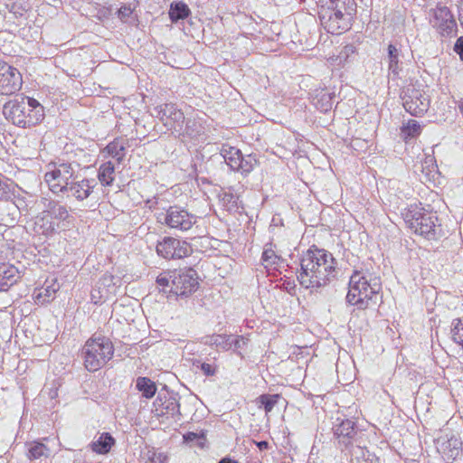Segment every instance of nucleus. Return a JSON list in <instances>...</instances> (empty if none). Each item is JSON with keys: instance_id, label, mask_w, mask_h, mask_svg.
I'll return each mask as SVG.
<instances>
[{"instance_id": "nucleus-11", "label": "nucleus", "mask_w": 463, "mask_h": 463, "mask_svg": "<svg viewBox=\"0 0 463 463\" xmlns=\"http://www.w3.org/2000/svg\"><path fill=\"white\" fill-rule=\"evenodd\" d=\"M173 284L169 289L173 295L187 296L194 292L198 287L196 271L193 269L174 270Z\"/></svg>"}, {"instance_id": "nucleus-47", "label": "nucleus", "mask_w": 463, "mask_h": 463, "mask_svg": "<svg viewBox=\"0 0 463 463\" xmlns=\"http://www.w3.org/2000/svg\"><path fill=\"white\" fill-rule=\"evenodd\" d=\"M24 8H22L21 6H16V5H15V4H14V5H12V9H11V11H12V12H14L15 14H19V15H22V14H23V11H24Z\"/></svg>"}, {"instance_id": "nucleus-4", "label": "nucleus", "mask_w": 463, "mask_h": 463, "mask_svg": "<svg viewBox=\"0 0 463 463\" xmlns=\"http://www.w3.org/2000/svg\"><path fill=\"white\" fill-rule=\"evenodd\" d=\"M5 118L19 128L35 126L43 119V110L33 99L16 97L3 107Z\"/></svg>"}, {"instance_id": "nucleus-42", "label": "nucleus", "mask_w": 463, "mask_h": 463, "mask_svg": "<svg viewBox=\"0 0 463 463\" xmlns=\"http://www.w3.org/2000/svg\"><path fill=\"white\" fill-rule=\"evenodd\" d=\"M454 51L457 54H458L460 60L463 61V36H460L457 39L454 45Z\"/></svg>"}, {"instance_id": "nucleus-30", "label": "nucleus", "mask_w": 463, "mask_h": 463, "mask_svg": "<svg viewBox=\"0 0 463 463\" xmlns=\"http://www.w3.org/2000/svg\"><path fill=\"white\" fill-rule=\"evenodd\" d=\"M450 335L453 342L463 350V317L453 322Z\"/></svg>"}, {"instance_id": "nucleus-50", "label": "nucleus", "mask_w": 463, "mask_h": 463, "mask_svg": "<svg viewBox=\"0 0 463 463\" xmlns=\"http://www.w3.org/2000/svg\"><path fill=\"white\" fill-rule=\"evenodd\" d=\"M105 280H107L108 279L110 280L111 279V276H104L103 278Z\"/></svg>"}, {"instance_id": "nucleus-27", "label": "nucleus", "mask_w": 463, "mask_h": 463, "mask_svg": "<svg viewBox=\"0 0 463 463\" xmlns=\"http://www.w3.org/2000/svg\"><path fill=\"white\" fill-rule=\"evenodd\" d=\"M356 463H379L378 458L364 448L356 446L352 449Z\"/></svg>"}, {"instance_id": "nucleus-18", "label": "nucleus", "mask_w": 463, "mask_h": 463, "mask_svg": "<svg viewBox=\"0 0 463 463\" xmlns=\"http://www.w3.org/2000/svg\"><path fill=\"white\" fill-rule=\"evenodd\" d=\"M20 279L18 269L9 263H0V291H6Z\"/></svg>"}, {"instance_id": "nucleus-25", "label": "nucleus", "mask_w": 463, "mask_h": 463, "mask_svg": "<svg viewBox=\"0 0 463 463\" xmlns=\"http://www.w3.org/2000/svg\"><path fill=\"white\" fill-rule=\"evenodd\" d=\"M136 387L146 399H151L156 392L155 383L147 377H138L136 381Z\"/></svg>"}, {"instance_id": "nucleus-20", "label": "nucleus", "mask_w": 463, "mask_h": 463, "mask_svg": "<svg viewBox=\"0 0 463 463\" xmlns=\"http://www.w3.org/2000/svg\"><path fill=\"white\" fill-rule=\"evenodd\" d=\"M438 449L448 459H456L462 451V442L455 437L442 441L439 444Z\"/></svg>"}, {"instance_id": "nucleus-31", "label": "nucleus", "mask_w": 463, "mask_h": 463, "mask_svg": "<svg viewBox=\"0 0 463 463\" xmlns=\"http://www.w3.org/2000/svg\"><path fill=\"white\" fill-rule=\"evenodd\" d=\"M232 335H214L211 336V345H215L217 348L228 351L232 348Z\"/></svg>"}, {"instance_id": "nucleus-41", "label": "nucleus", "mask_w": 463, "mask_h": 463, "mask_svg": "<svg viewBox=\"0 0 463 463\" xmlns=\"http://www.w3.org/2000/svg\"><path fill=\"white\" fill-rule=\"evenodd\" d=\"M133 11L130 6L123 5L118 11V16L122 22H126L132 14Z\"/></svg>"}, {"instance_id": "nucleus-37", "label": "nucleus", "mask_w": 463, "mask_h": 463, "mask_svg": "<svg viewBox=\"0 0 463 463\" xmlns=\"http://www.w3.org/2000/svg\"><path fill=\"white\" fill-rule=\"evenodd\" d=\"M47 448L42 443H36L31 447L29 449V457L30 458L37 459L42 456L45 455L47 451Z\"/></svg>"}, {"instance_id": "nucleus-40", "label": "nucleus", "mask_w": 463, "mask_h": 463, "mask_svg": "<svg viewBox=\"0 0 463 463\" xmlns=\"http://www.w3.org/2000/svg\"><path fill=\"white\" fill-rule=\"evenodd\" d=\"M232 347L234 348V351H239L241 349H243L247 345L248 339H246L242 335H236L234 337L232 336Z\"/></svg>"}, {"instance_id": "nucleus-39", "label": "nucleus", "mask_w": 463, "mask_h": 463, "mask_svg": "<svg viewBox=\"0 0 463 463\" xmlns=\"http://www.w3.org/2000/svg\"><path fill=\"white\" fill-rule=\"evenodd\" d=\"M278 259L279 257L272 249L264 250L262 253V260L265 263L266 267L269 265L275 264Z\"/></svg>"}, {"instance_id": "nucleus-29", "label": "nucleus", "mask_w": 463, "mask_h": 463, "mask_svg": "<svg viewBox=\"0 0 463 463\" xmlns=\"http://www.w3.org/2000/svg\"><path fill=\"white\" fill-rule=\"evenodd\" d=\"M280 396L279 394H262L257 399V402L260 405V408L263 406L266 413L270 412L274 406L278 403Z\"/></svg>"}, {"instance_id": "nucleus-22", "label": "nucleus", "mask_w": 463, "mask_h": 463, "mask_svg": "<svg viewBox=\"0 0 463 463\" xmlns=\"http://www.w3.org/2000/svg\"><path fill=\"white\" fill-rule=\"evenodd\" d=\"M43 200L46 211L49 213L52 218L65 221L70 217V213L66 206L61 205L55 201H48L47 199Z\"/></svg>"}, {"instance_id": "nucleus-15", "label": "nucleus", "mask_w": 463, "mask_h": 463, "mask_svg": "<svg viewBox=\"0 0 463 463\" xmlns=\"http://www.w3.org/2000/svg\"><path fill=\"white\" fill-rule=\"evenodd\" d=\"M96 185L97 182L95 179L83 178L77 180L76 175L61 195L82 202L90 196Z\"/></svg>"}, {"instance_id": "nucleus-17", "label": "nucleus", "mask_w": 463, "mask_h": 463, "mask_svg": "<svg viewBox=\"0 0 463 463\" xmlns=\"http://www.w3.org/2000/svg\"><path fill=\"white\" fill-rule=\"evenodd\" d=\"M334 434L338 439L339 443L348 447L351 440L356 435L355 424L351 420H342L333 427Z\"/></svg>"}, {"instance_id": "nucleus-14", "label": "nucleus", "mask_w": 463, "mask_h": 463, "mask_svg": "<svg viewBox=\"0 0 463 463\" xmlns=\"http://www.w3.org/2000/svg\"><path fill=\"white\" fill-rule=\"evenodd\" d=\"M430 12L432 17L430 23L442 36H449L455 31L457 24L448 7L437 6Z\"/></svg>"}, {"instance_id": "nucleus-48", "label": "nucleus", "mask_w": 463, "mask_h": 463, "mask_svg": "<svg viewBox=\"0 0 463 463\" xmlns=\"http://www.w3.org/2000/svg\"><path fill=\"white\" fill-rule=\"evenodd\" d=\"M219 463H239V462L237 460H233L229 458H223L219 461Z\"/></svg>"}, {"instance_id": "nucleus-33", "label": "nucleus", "mask_w": 463, "mask_h": 463, "mask_svg": "<svg viewBox=\"0 0 463 463\" xmlns=\"http://www.w3.org/2000/svg\"><path fill=\"white\" fill-rule=\"evenodd\" d=\"M222 206L228 212H235L238 209V197L232 193L224 192L220 195Z\"/></svg>"}, {"instance_id": "nucleus-43", "label": "nucleus", "mask_w": 463, "mask_h": 463, "mask_svg": "<svg viewBox=\"0 0 463 463\" xmlns=\"http://www.w3.org/2000/svg\"><path fill=\"white\" fill-rule=\"evenodd\" d=\"M179 403L176 399H170L166 405V409L171 411L172 414L175 412L179 413Z\"/></svg>"}, {"instance_id": "nucleus-32", "label": "nucleus", "mask_w": 463, "mask_h": 463, "mask_svg": "<svg viewBox=\"0 0 463 463\" xmlns=\"http://www.w3.org/2000/svg\"><path fill=\"white\" fill-rule=\"evenodd\" d=\"M59 288V285L53 283L50 286H46L40 289V292L36 295V299L41 303L50 302Z\"/></svg>"}, {"instance_id": "nucleus-19", "label": "nucleus", "mask_w": 463, "mask_h": 463, "mask_svg": "<svg viewBox=\"0 0 463 463\" xmlns=\"http://www.w3.org/2000/svg\"><path fill=\"white\" fill-rule=\"evenodd\" d=\"M401 50L396 45L390 43L387 47L388 71L393 77L398 78L402 71V62L401 61Z\"/></svg>"}, {"instance_id": "nucleus-7", "label": "nucleus", "mask_w": 463, "mask_h": 463, "mask_svg": "<svg viewBox=\"0 0 463 463\" xmlns=\"http://www.w3.org/2000/svg\"><path fill=\"white\" fill-rule=\"evenodd\" d=\"M404 220L410 228L421 236L433 239L436 235L438 217L433 213L423 212L418 207H411L404 214Z\"/></svg>"}, {"instance_id": "nucleus-1", "label": "nucleus", "mask_w": 463, "mask_h": 463, "mask_svg": "<svg viewBox=\"0 0 463 463\" xmlns=\"http://www.w3.org/2000/svg\"><path fill=\"white\" fill-rule=\"evenodd\" d=\"M335 265L332 253L313 246L301 258L298 280L306 288L325 287L336 277Z\"/></svg>"}, {"instance_id": "nucleus-38", "label": "nucleus", "mask_w": 463, "mask_h": 463, "mask_svg": "<svg viewBox=\"0 0 463 463\" xmlns=\"http://www.w3.org/2000/svg\"><path fill=\"white\" fill-rule=\"evenodd\" d=\"M402 131L406 137H415L420 134V126L417 121L410 120Z\"/></svg>"}, {"instance_id": "nucleus-23", "label": "nucleus", "mask_w": 463, "mask_h": 463, "mask_svg": "<svg viewBox=\"0 0 463 463\" xmlns=\"http://www.w3.org/2000/svg\"><path fill=\"white\" fill-rule=\"evenodd\" d=\"M98 178L103 185H111L115 180L114 164L109 161L100 165Z\"/></svg>"}, {"instance_id": "nucleus-2", "label": "nucleus", "mask_w": 463, "mask_h": 463, "mask_svg": "<svg viewBox=\"0 0 463 463\" xmlns=\"http://www.w3.org/2000/svg\"><path fill=\"white\" fill-rule=\"evenodd\" d=\"M381 279L366 271H354L350 277L346 301L359 309L375 306L381 299Z\"/></svg>"}, {"instance_id": "nucleus-6", "label": "nucleus", "mask_w": 463, "mask_h": 463, "mask_svg": "<svg viewBox=\"0 0 463 463\" xmlns=\"http://www.w3.org/2000/svg\"><path fill=\"white\" fill-rule=\"evenodd\" d=\"M49 165L52 169L45 173L44 181L54 194L61 195L76 176L75 165L72 163L61 161Z\"/></svg>"}, {"instance_id": "nucleus-21", "label": "nucleus", "mask_w": 463, "mask_h": 463, "mask_svg": "<svg viewBox=\"0 0 463 463\" xmlns=\"http://www.w3.org/2000/svg\"><path fill=\"white\" fill-rule=\"evenodd\" d=\"M115 444V439L108 432H104L99 436L97 439L92 441L91 449L98 454H107L111 447Z\"/></svg>"}, {"instance_id": "nucleus-34", "label": "nucleus", "mask_w": 463, "mask_h": 463, "mask_svg": "<svg viewBox=\"0 0 463 463\" xmlns=\"http://www.w3.org/2000/svg\"><path fill=\"white\" fill-rule=\"evenodd\" d=\"M334 98L335 96L332 95L331 93H322L320 95V98L317 99L315 105L321 111L326 112L332 109Z\"/></svg>"}, {"instance_id": "nucleus-51", "label": "nucleus", "mask_w": 463, "mask_h": 463, "mask_svg": "<svg viewBox=\"0 0 463 463\" xmlns=\"http://www.w3.org/2000/svg\"><path fill=\"white\" fill-rule=\"evenodd\" d=\"M2 186V182L0 181V187Z\"/></svg>"}, {"instance_id": "nucleus-13", "label": "nucleus", "mask_w": 463, "mask_h": 463, "mask_svg": "<svg viewBox=\"0 0 463 463\" xmlns=\"http://www.w3.org/2000/svg\"><path fill=\"white\" fill-rule=\"evenodd\" d=\"M402 101L405 110L416 117L426 112L430 106L428 96L415 88L407 89L402 97Z\"/></svg>"}, {"instance_id": "nucleus-16", "label": "nucleus", "mask_w": 463, "mask_h": 463, "mask_svg": "<svg viewBox=\"0 0 463 463\" xmlns=\"http://www.w3.org/2000/svg\"><path fill=\"white\" fill-rule=\"evenodd\" d=\"M158 108V115L164 125L170 130L179 132L184 121V116L181 109L173 103H165Z\"/></svg>"}, {"instance_id": "nucleus-45", "label": "nucleus", "mask_w": 463, "mask_h": 463, "mask_svg": "<svg viewBox=\"0 0 463 463\" xmlns=\"http://www.w3.org/2000/svg\"><path fill=\"white\" fill-rule=\"evenodd\" d=\"M167 459V457L163 455L162 453H159L157 456L155 454L154 458H152V460L154 462H158V463H165Z\"/></svg>"}, {"instance_id": "nucleus-28", "label": "nucleus", "mask_w": 463, "mask_h": 463, "mask_svg": "<svg viewBox=\"0 0 463 463\" xmlns=\"http://www.w3.org/2000/svg\"><path fill=\"white\" fill-rule=\"evenodd\" d=\"M174 271L168 270L160 273L156 277V285L159 289L165 294H172L169 290L171 289V284H173Z\"/></svg>"}, {"instance_id": "nucleus-46", "label": "nucleus", "mask_w": 463, "mask_h": 463, "mask_svg": "<svg viewBox=\"0 0 463 463\" xmlns=\"http://www.w3.org/2000/svg\"><path fill=\"white\" fill-rule=\"evenodd\" d=\"M255 444L259 448L260 450H265V449H269L268 441H265V440L255 441Z\"/></svg>"}, {"instance_id": "nucleus-8", "label": "nucleus", "mask_w": 463, "mask_h": 463, "mask_svg": "<svg viewBox=\"0 0 463 463\" xmlns=\"http://www.w3.org/2000/svg\"><path fill=\"white\" fill-rule=\"evenodd\" d=\"M221 155L232 170L241 172L242 175L250 174L258 163L255 156L251 154L243 156L240 149L229 145L222 146Z\"/></svg>"}, {"instance_id": "nucleus-9", "label": "nucleus", "mask_w": 463, "mask_h": 463, "mask_svg": "<svg viewBox=\"0 0 463 463\" xmlns=\"http://www.w3.org/2000/svg\"><path fill=\"white\" fill-rule=\"evenodd\" d=\"M160 222L182 232L190 230L196 222V217L179 206H170L166 213L160 215Z\"/></svg>"}, {"instance_id": "nucleus-3", "label": "nucleus", "mask_w": 463, "mask_h": 463, "mask_svg": "<svg viewBox=\"0 0 463 463\" xmlns=\"http://www.w3.org/2000/svg\"><path fill=\"white\" fill-rule=\"evenodd\" d=\"M355 11L354 0H321L318 16L328 33L340 34L350 28Z\"/></svg>"}, {"instance_id": "nucleus-49", "label": "nucleus", "mask_w": 463, "mask_h": 463, "mask_svg": "<svg viewBox=\"0 0 463 463\" xmlns=\"http://www.w3.org/2000/svg\"><path fill=\"white\" fill-rule=\"evenodd\" d=\"M458 108H459L460 111L463 113V99L460 101Z\"/></svg>"}, {"instance_id": "nucleus-5", "label": "nucleus", "mask_w": 463, "mask_h": 463, "mask_svg": "<svg viewBox=\"0 0 463 463\" xmlns=\"http://www.w3.org/2000/svg\"><path fill=\"white\" fill-rule=\"evenodd\" d=\"M114 354L111 341L104 336L90 338L81 350L84 366L90 372H96L109 361Z\"/></svg>"}, {"instance_id": "nucleus-26", "label": "nucleus", "mask_w": 463, "mask_h": 463, "mask_svg": "<svg viewBox=\"0 0 463 463\" xmlns=\"http://www.w3.org/2000/svg\"><path fill=\"white\" fill-rule=\"evenodd\" d=\"M203 134L204 128L199 121L194 119H188L186 121L185 128L182 135L191 139H198Z\"/></svg>"}, {"instance_id": "nucleus-12", "label": "nucleus", "mask_w": 463, "mask_h": 463, "mask_svg": "<svg viewBox=\"0 0 463 463\" xmlns=\"http://www.w3.org/2000/svg\"><path fill=\"white\" fill-rule=\"evenodd\" d=\"M20 71L6 62L0 61V94L11 95L22 87Z\"/></svg>"}, {"instance_id": "nucleus-35", "label": "nucleus", "mask_w": 463, "mask_h": 463, "mask_svg": "<svg viewBox=\"0 0 463 463\" xmlns=\"http://www.w3.org/2000/svg\"><path fill=\"white\" fill-rule=\"evenodd\" d=\"M193 365L200 368L205 376H213L218 371L215 364L202 363L200 360H194Z\"/></svg>"}, {"instance_id": "nucleus-36", "label": "nucleus", "mask_w": 463, "mask_h": 463, "mask_svg": "<svg viewBox=\"0 0 463 463\" xmlns=\"http://www.w3.org/2000/svg\"><path fill=\"white\" fill-rule=\"evenodd\" d=\"M107 151L108 153L112 156L113 157H116L118 162H120L124 156V146H118L117 143H109L107 146Z\"/></svg>"}, {"instance_id": "nucleus-24", "label": "nucleus", "mask_w": 463, "mask_h": 463, "mask_svg": "<svg viewBox=\"0 0 463 463\" xmlns=\"http://www.w3.org/2000/svg\"><path fill=\"white\" fill-rule=\"evenodd\" d=\"M190 14V9L183 2H174L170 5L169 16L172 22L185 19Z\"/></svg>"}, {"instance_id": "nucleus-10", "label": "nucleus", "mask_w": 463, "mask_h": 463, "mask_svg": "<svg viewBox=\"0 0 463 463\" xmlns=\"http://www.w3.org/2000/svg\"><path fill=\"white\" fill-rule=\"evenodd\" d=\"M156 252L166 260L183 259L191 254L190 245L173 237H165L156 245Z\"/></svg>"}, {"instance_id": "nucleus-44", "label": "nucleus", "mask_w": 463, "mask_h": 463, "mask_svg": "<svg viewBox=\"0 0 463 463\" xmlns=\"http://www.w3.org/2000/svg\"><path fill=\"white\" fill-rule=\"evenodd\" d=\"M183 438H184V441L185 443H190V442H194L196 439L203 438V434L200 435L195 432H187L186 434L184 435Z\"/></svg>"}]
</instances>
